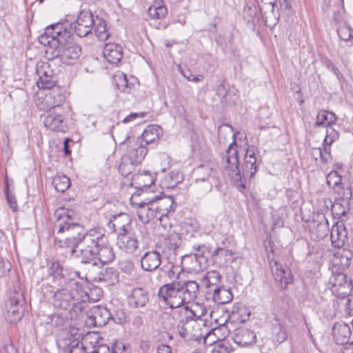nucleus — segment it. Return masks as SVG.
I'll return each mask as SVG.
<instances>
[{
	"label": "nucleus",
	"mask_w": 353,
	"mask_h": 353,
	"mask_svg": "<svg viewBox=\"0 0 353 353\" xmlns=\"http://www.w3.org/2000/svg\"><path fill=\"white\" fill-rule=\"evenodd\" d=\"M232 348L228 341H219L214 344L211 353H230Z\"/></svg>",
	"instance_id": "51"
},
{
	"label": "nucleus",
	"mask_w": 353,
	"mask_h": 353,
	"mask_svg": "<svg viewBox=\"0 0 353 353\" xmlns=\"http://www.w3.org/2000/svg\"><path fill=\"white\" fill-rule=\"evenodd\" d=\"M139 164H135L132 161L125 160L122 157L121 162L119 165V170L122 175L127 176L132 172L134 168Z\"/></svg>",
	"instance_id": "48"
},
{
	"label": "nucleus",
	"mask_w": 353,
	"mask_h": 353,
	"mask_svg": "<svg viewBox=\"0 0 353 353\" xmlns=\"http://www.w3.org/2000/svg\"><path fill=\"white\" fill-rule=\"evenodd\" d=\"M233 141L228 145L223 156L224 170L230 179L237 187L244 189L246 178H251L257 170V159L255 148H247L244 154V161L241 169L239 168V153L241 150L235 141L236 134H232Z\"/></svg>",
	"instance_id": "3"
},
{
	"label": "nucleus",
	"mask_w": 353,
	"mask_h": 353,
	"mask_svg": "<svg viewBox=\"0 0 353 353\" xmlns=\"http://www.w3.org/2000/svg\"><path fill=\"white\" fill-rule=\"evenodd\" d=\"M103 55L110 63L117 64L123 57V50L117 43H108L103 48Z\"/></svg>",
	"instance_id": "29"
},
{
	"label": "nucleus",
	"mask_w": 353,
	"mask_h": 353,
	"mask_svg": "<svg viewBox=\"0 0 353 353\" xmlns=\"http://www.w3.org/2000/svg\"><path fill=\"white\" fill-rule=\"evenodd\" d=\"M154 199H147L144 201L137 203L138 205L137 214L139 221L145 224L151 220L159 218V214L155 210L153 204Z\"/></svg>",
	"instance_id": "19"
},
{
	"label": "nucleus",
	"mask_w": 353,
	"mask_h": 353,
	"mask_svg": "<svg viewBox=\"0 0 353 353\" xmlns=\"http://www.w3.org/2000/svg\"><path fill=\"white\" fill-rule=\"evenodd\" d=\"M23 296L20 292H11L6 302L5 318L9 323L19 321L23 314Z\"/></svg>",
	"instance_id": "10"
},
{
	"label": "nucleus",
	"mask_w": 353,
	"mask_h": 353,
	"mask_svg": "<svg viewBox=\"0 0 353 353\" xmlns=\"http://www.w3.org/2000/svg\"><path fill=\"white\" fill-rule=\"evenodd\" d=\"M271 327V339L274 344L280 345L286 341L288 333L284 325L279 321L276 315L273 314Z\"/></svg>",
	"instance_id": "28"
},
{
	"label": "nucleus",
	"mask_w": 353,
	"mask_h": 353,
	"mask_svg": "<svg viewBox=\"0 0 353 353\" xmlns=\"http://www.w3.org/2000/svg\"><path fill=\"white\" fill-rule=\"evenodd\" d=\"M313 230L317 238L323 239L330 231L328 221L324 215L319 216V219L314 223Z\"/></svg>",
	"instance_id": "41"
},
{
	"label": "nucleus",
	"mask_w": 353,
	"mask_h": 353,
	"mask_svg": "<svg viewBox=\"0 0 353 353\" xmlns=\"http://www.w3.org/2000/svg\"><path fill=\"white\" fill-rule=\"evenodd\" d=\"M37 84L39 88H42L46 91L57 85V77L54 74L52 75L50 74V76L43 77V78L37 79Z\"/></svg>",
	"instance_id": "47"
},
{
	"label": "nucleus",
	"mask_w": 353,
	"mask_h": 353,
	"mask_svg": "<svg viewBox=\"0 0 353 353\" xmlns=\"http://www.w3.org/2000/svg\"><path fill=\"white\" fill-rule=\"evenodd\" d=\"M330 239L334 247L341 248L348 241L347 231L345 223L336 222L330 231Z\"/></svg>",
	"instance_id": "24"
},
{
	"label": "nucleus",
	"mask_w": 353,
	"mask_h": 353,
	"mask_svg": "<svg viewBox=\"0 0 353 353\" xmlns=\"http://www.w3.org/2000/svg\"><path fill=\"white\" fill-rule=\"evenodd\" d=\"M7 201L10 205V208L12 211L16 212L17 210V203L15 196L11 194H7Z\"/></svg>",
	"instance_id": "62"
},
{
	"label": "nucleus",
	"mask_w": 353,
	"mask_h": 353,
	"mask_svg": "<svg viewBox=\"0 0 353 353\" xmlns=\"http://www.w3.org/2000/svg\"><path fill=\"white\" fill-rule=\"evenodd\" d=\"M350 199L338 196L337 199L332 206V212L335 218L339 219L338 222L345 223L353 219V212L349 208Z\"/></svg>",
	"instance_id": "18"
},
{
	"label": "nucleus",
	"mask_w": 353,
	"mask_h": 353,
	"mask_svg": "<svg viewBox=\"0 0 353 353\" xmlns=\"http://www.w3.org/2000/svg\"><path fill=\"white\" fill-rule=\"evenodd\" d=\"M63 266L58 261L50 260L48 261V274L54 278H64L65 273Z\"/></svg>",
	"instance_id": "44"
},
{
	"label": "nucleus",
	"mask_w": 353,
	"mask_h": 353,
	"mask_svg": "<svg viewBox=\"0 0 353 353\" xmlns=\"http://www.w3.org/2000/svg\"><path fill=\"white\" fill-rule=\"evenodd\" d=\"M207 310L202 304H195L192 308H189L187 305L182 307L179 312L181 315H183L186 319H192L196 321L206 314Z\"/></svg>",
	"instance_id": "34"
},
{
	"label": "nucleus",
	"mask_w": 353,
	"mask_h": 353,
	"mask_svg": "<svg viewBox=\"0 0 353 353\" xmlns=\"http://www.w3.org/2000/svg\"><path fill=\"white\" fill-rule=\"evenodd\" d=\"M114 257V252L108 243L107 236L103 233L102 230L99 229L93 243L83 251L81 262L92 265V263L95 262V259H98L101 263H108L112 261Z\"/></svg>",
	"instance_id": "4"
},
{
	"label": "nucleus",
	"mask_w": 353,
	"mask_h": 353,
	"mask_svg": "<svg viewBox=\"0 0 353 353\" xmlns=\"http://www.w3.org/2000/svg\"><path fill=\"white\" fill-rule=\"evenodd\" d=\"M175 263L176 261H174L172 263L168 261L166 265H163L160 268V271L163 272L172 282L176 281L175 279H179L181 272V268Z\"/></svg>",
	"instance_id": "42"
},
{
	"label": "nucleus",
	"mask_w": 353,
	"mask_h": 353,
	"mask_svg": "<svg viewBox=\"0 0 353 353\" xmlns=\"http://www.w3.org/2000/svg\"><path fill=\"white\" fill-rule=\"evenodd\" d=\"M108 225L112 228L114 232L118 235L121 234H129L132 230L131 219L130 216L125 213H121L113 216L112 219L109 221Z\"/></svg>",
	"instance_id": "22"
},
{
	"label": "nucleus",
	"mask_w": 353,
	"mask_h": 353,
	"mask_svg": "<svg viewBox=\"0 0 353 353\" xmlns=\"http://www.w3.org/2000/svg\"><path fill=\"white\" fill-rule=\"evenodd\" d=\"M117 245L124 252L132 254L138 248L139 241L136 234L130 230L129 234L117 236Z\"/></svg>",
	"instance_id": "25"
},
{
	"label": "nucleus",
	"mask_w": 353,
	"mask_h": 353,
	"mask_svg": "<svg viewBox=\"0 0 353 353\" xmlns=\"http://www.w3.org/2000/svg\"><path fill=\"white\" fill-rule=\"evenodd\" d=\"M351 330L346 323H336L332 329V334L337 344L347 343L351 336Z\"/></svg>",
	"instance_id": "30"
},
{
	"label": "nucleus",
	"mask_w": 353,
	"mask_h": 353,
	"mask_svg": "<svg viewBox=\"0 0 353 353\" xmlns=\"http://www.w3.org/2000/svg\"><path fill=\"white\" fill-rule=\"evenodd\" d=\"M181 243L178 234H171L157 246V249L167 261L172 263L176 260L177 250Z\"/></svg>",
	"instance_id": "14"
},
{
	"label": "nucleus",
	"mask_w": 353,
	"mask_h": 353,
	"mask_svg": "<svg viewBox=\"0 0 353 353\" xmlns=\"http://www.w3.org/2000/svg\"><path fill=\"white\" fill-rule=\"evenodd\" d=\"M52 183L57 192H63L70 186V179L65 175L57 176L54 178Z\"/></svg>",
	"instance_id": "46"
},
{
	"label": "nucleus",
	"mask_w": 353,
	"mask_h": 353,
	"mask_svg": "<svg viewBox=\"0 0 353 353\" xmlns=\"http://www.w3.org/2000/svg\"><path fill=\"white\" fill-rule=\"evenodd\" d=\"M178 281H172L161 286L158 291V296L169 307L180 308L187 304Z\"/></svg>",
	"instance_id": "6"
},
{
	"label": "nucleus",
	"mask_w": 353,
	"mask_h": 353,
	"mask_svg": "<svg viewBox=\"0 0 353 353\" xmlns=\"http://www.w3.org/2000/svg\"><path fill=\"white\" fill-rule=\"evenodd\" d=\"M339 136V133L336 130L331 126H328L326 129V135L323 142L327 145H331L334 141L338 139Z\"/></svg>",
	"instance_id": "50"
},
{
	"label": "nucleus",
	"mask_w": 353,
	"mask_h": 353,
	"mask_svg": "<svg viewBox=\"0 0 353 353\" xmlns=\"http://www.w3.org/2000/svg\"><path fill=\"white\" fill-rule=\"evenodd\" d=\"M68 322V318L62 314H53L48 316L46 323L50 324L52 327L61 328L64 327Z\"/></svg>",
	"instance_id": "45"
},
{
	"label": "nucleus",
	"mask_w": 353,
	"mask_h": 353,
	"mask_svg": "<svg viewBox=\"0 0 353 353\" xmlns=\"http://www.w3.org/2000/svg\"><path fill=\"white\" fill-rule=\"evenodd\" d=\"M70 34L63 24H52L39 37V42L47 48L46 53L50 54V58L59 57L62 63L71 65L79 58L81 48L75 43H64Z\"/></svg>",
	"instance_id": "1"
},
{
	"label": "nucleus",
	"mask_w": 353,
	"mask_h": 353,
	"mask_svg": "<svg viewBox=\"0 0 353 353\" xmlns=\"http://www.w3.org/2000/svg\"><path fill=\"white\" fill-rule=\"evenodd\" d=\"M312 155L316 158V159H317V157H319L321 161L324 163L329 161V157L324 155L322 148H314L312 150Z\"/></svg>",
	"instance_id": "59"
},
{
	"label": "nucleus",
	"mask_w": 353,
	"mask_h": 353,
	"mask_svg": "<svg viewBox=\"0 0 353 353\" xmlns=\"http://www.w3.org/2000/svg\"><path fill=\"white\" fill-rule=\"evenodd\" d=\"M72 211L65 208L57 209L54 212L56 220L54 223L53 232L57 234H64L68 245L73 248L72 252H76L75 249L80 245L79 251L82 258L83 251L93 243L100 228H93L85 231L81 225L72 221Z\"/></svg>",
	"instance_id": "2"
},
{
	"label": "nucleus",
	"mask_w": 353,
	"mask_h": 353,
	"mask_svg": "<svg viewBox=\"0 0 353 353\" xmlns=\"http://www.w3.org/2000/svg\"><path fill=\"white\" fill-rule=\"evenodd\" d=\"M326 182L330 188H332L334 192L338 196H341L345 188L342 183V177L336 171H331L326 178Z\"/></svg>",
	"instance_id": "36"
},
{
	"label": "nucleus",
	"mask_w": 353,
	"mask_h": 353,
	"mask_svg": "<svg viewBox=\"0 0 353 353\" xmlns=\"http://www.w3.org/2000/svg\"><path fill=\"white\" fill-rule=\"evenodd\" d=\"M168 13L167 8L161 2L156 1L148 10V14L151 19H159L164 18Z\"/></svg>",
	"instance_id": "43"
},
{
	"label": "nucleus",
	"mask_w": 353,
	"mask_h": 353,
	"mask_svg": "<svg viewBox=\"0 0 353 353\" xmlns=\"http://www.w3.org/2000/svg\"><path fill=\"white\" fill-rule=\"evenodd\" d=\"M145 116V112H132L125 117L122 122L124 123H127L131 121L136 120L138 118H143Z\"/></svg>",
	"instance_id": "58"
},
{
	"label": "nucleus",
	"mask_w": 353,
	"mask_h": 353,
	"mask_svg": "<svg viewBox=\"0 0 353 353\" xmlns=\"http://www.w3.org/2000/svg\"><path fill=\"white\" fill-rule=\"evenodd\" d=\"M110 319H114L110 311L105 307L97 305L90 310L85 323L89 327H101L105 325Z\"/></svg>",
	"instance_id": "15"
},
{
	"label": "nucleus",
	"mask_w": 353,
	"mask_h": 353,
	"mask_svg": "<svg viewBox=\"0 0 353 353\" xmlns=\"http://www.w3.org/2000/svg\"><path fill=\"white\" fill-rule=\"evenodd\" d=\"M178 286L185 296L184 297L187 304L197 297L199 292V285L195 281H178Z\"/></svg>",
	"instance_id": "31"
},
{
	"label": "nucleus",
	"mask_w": 353,
	"mask_h": 353,
	"mask_svg": "<svg viewBox=\"0 0 353 353\" xmlns=\"http://www.w3.org/2000/svg\"><path fill=\"white\" fill-rule=\"evenodd\" d=\"M193 250L195 251V253L185 255L184 259H194L198 263L197 266L199 269L203 268L207 262V258L205 254L209 252L208 248L203 244L195 245L193 246Z\"/></svg>",
	"instance_id": "33"
},
{
	"label": "nucleus",
	"mask_w": 353,
	"mask_h": 353,
	"mask_svg": "<svg viewBox=\"0 0 353 353\" xmlns=\"http://www.w3.org/2000/svg\"><path fill=\"white\" fill-rule=\"evenodd\" d=\"M161 129L156 125H149L141 134V137H137L145 146L155 142L159 139Z\"/></svg>",
	"instance_id": "38"
},
{
	"label": "nucleus",
	"mask_w": 353,
	"mask_h": 353,
	"mask_svg": "<svg viewBox=\"0 0 353 353\" xmlns=\"http://www.w3.org/2000/svg\"><path fill=\"white\" fill-rule=\"evenodd\" d=\"M117 85L118 88L123 92H127V89L129 88L127 76L126 74H122L121 76H118L116 79Z\"/></svg>",
	"instance_id": "55"
},
{
	"label": "nucleus",
	"mask_w": 353,
	"mask_h": 353,
	"mask_svg": "<svg viewBox=\"0 0 353 353\" xmlns=\"http://www.w3.org/2000/svg\"><path fill=\"white\" fill-rule=\"evenodd\" d=\"M199 325L192 319H181L177 325L179 336L185 341H196L199 337Z\"/></svg>",
	"instance_id": "16"
},
{
	"label": "nucleus",
	"mask_w": 353,
	"mask_h": 353,
	"mask_svg": "<svg viewBox=\"0 0 353 353\" xmlns=\"http://www.w3.org/2000/svg\"><path fill=\"white\" fill-rule=\"evenodd\" d=\"M37 73L39 76V79H41L43 78V77L53 74V71L50 69V65L48 63H43L40 65L37 66Z\"/></svg>",
	"instance_id": "52"
},
{
	"label": "nucleus",
	"mask_w": 353,
	"mask_h": 353,
	"mask_svg": "<svg viewBox=\"0 0 353 353\" xmlns=\"http://www.w3.org/2000/svg\"><path fill=\"white\" fill-rule=\"evenodd\" d=\"M79 337L80 334L77 337L74 334L71 336L72 339H64L62 341H59V343H63L68 353H86L83 345L79 341Z\"/></svg>",
	"instance_id": "37"
},
{
	"label": "nucleus",
	"mask_w": 353,
	"mask_h": 353,
	"mask_svg": "<svg viewBox=\"0 0 353 353\" xmlns=\"http://www.w3.org/2000/svg\"><path fill=\"white\" fill-rule=\"evenodd\" d=\"M221 281V275L217 271H209L203 277V284L208 288V293L211 294L212 289L216 287H220L219 284Z\"/></svg>",
	"instance_id": "39"
},
{
	"label": "nucleus",
	"mask_w": 353,
	"mask_h": 353,
	"mask_svg": "<svg viewBox=\"0 0 353 353\" xmlns=\"http://www.w3.org/2000/svg\"><path fill=\"white\" fill-rule=\"evenodd\" d=\"M232 339L239 346L248 347L256 343V335L251 330L240 327L234 330Z\"/></svg>",
	"instance_id": "23"
},
{
	"label": "nucleus",
	"mask_w": 353,
	"mask_h": 353,
	"mask_svg": "<svg viewBox=\"0 0 353 353\" xmlns=\"http://www.w3.org/2000/svg\"><path fill=\"white\" fill-rule=\"evenodd\" d=\"M43 124L46 128L54 132H65L68 128L64 117L61 114L54 112L50 113L45 117Z\"/></svg>",
	"instance_id": "26"
},
{
	"label": "nucleus",
	"mask_w": 353,
	"mask_h": 353,
	"mask_svg": "<svg viewBox=\"0 0 353 353\" xmlns=\"http://www.w3.org/2000/svg\"><path fill=\"white\" fill-rule=\"evenodd\" d=\"M129 306L134 309L144 307L149 302L150 296L148 291L143 288H134L127 297Z\"/></svg>",
	"instance_id": "21"
},
{
	"label": "nucleus",
	"mask_w": 353,
	"mask_h": 353,
	"mask_svg": "<svg viewBox=\"0 0 353 353\" xmlns=\"http://www.w3.org/2000/svg\"><path fill=\"white\" fill-rule=\"evenodd\" d=\"M279 19L273 16V13H270V16H265V23L267 26L270 28H274L278 22Z\"/></svg>",
	"instance_id": "60"
},
{
	"label": "nucleus",
	"mask_w": 353,
	"mask_h": 353,
	"mask_svg": "<svg viewBox=\"0 0 353 353\" xmlns=\"http://www.w3.org/2000/svg\"><path fill=\"white\" fill-rule=\"evenodd\" d=\"M119 150L123 153L125 160L132 161L135 164H140L148 153V149L140 140L132 135H126L119 145Z\"/></svg>",
	"instance_id": "5"
},
{
	"label": "nucleus",
	"mask_w": 353,
	"mask_h": 353,
	"mask_svg": "<svg viewBox=\"0 0 353 353\" xmlns=\"http://www.w3.org/2000/svg\"><path fill=\"white\" fill-rule=\"evenodd\" d=\"M323 63L327 69L333 72V73L336 76L339 80H340L341 78L343 77V75L341 74L338 68L335 67L334 64L332 62L331 60L328 59H325L323 60Z\"/></svg>",
	"instance_id": "57"
},
{
	"label": "nucleus",
	"mask_w": 353,
	"mask_h": 353,
	"mask_svg": "<svg viewBox=\"0 0 353 353\" xmlns=\"http://www.w3.org/2000/svg\"><path fill=\"white\" fill-rule=\"evenodd\" d=\"M331 269L332 275L328 280V285L332 294L339 298H344L350 295L353 289L351 279H348L342 272Z\"/></svg>",
	"instance_id": "8"
},
{
	"label": "nucleus",
	"mask_w": 353,
	"mask_h": 353,
	"mask_svg": "<svg viewBox=\"0 0 353 353\" xmlns=\"http://www.w3.org/2000/svg\"><path fill=\"white\" fill-rule=\"evenodd\" d=\"M119 265L121 271L128 275H132L136 270L134 263L129 259L121 261Z\"/></svg>",
	"instance_id": "49"
},
{
	"label": "nucleus",
	"mask_w": 353,
	"mask_h": 353,
	"mask_svg": "<svg viewBox=\"0 0 353 353\" xmlns=\"http://www.w3.org/2000/svg\"><path fill=\"white\" fill-rule=\"evenodd\" d=\"M96 37L100 41H105L110 37V33L107 29L106 22L102 19L96 16L93 28Z\"/></svg>",
	"instance_id": "40"
},
{
	"label": "nucleus",
	"mask_w": 353,
	"mask_h": 353,
	"mask_svg": "<svg viewBox=\"0 0 353 353\" xmlns=\"http://www.w3.org/2000/svg\"><path fill=\"white\" fill-rule=\"evenodd\" d=\"M351 254L347 252H338L333 255L332 266L329 270L334 269L335 271L343 272L350 265Z\"/></svg>",
	"instance_id": "32"
},
{
	"label": "nucleus",
	"mask_w": 353,
	"mask_h": 353,
	"mask_svg": "<svg viewBox=\"0 0 353 353\" xmlns=\"http://www.w3.org/2000/svg\"><path fill=\"white\" fill-rule=\"evenodd\" d=\"M11 264L6 259L0 257V277L6 276L11 269Z\"/></svg>",
	"instance_id": "54"
},
{
	"label": "nucleus",
	"mask_w": 353,
	"mask_h": 353,
	"mask_svg": "<svg viewBox=\"0 0 353 353\" xmlns=\"http://www.w3.org/2000/svg\"><path fill=\"white\" fill-rule=\"evenodd\" d=\"M65 100V89L56 85L46 91L45 97L38 104L41 110H48L60 106Z\"/></svg>",
	"instance_id": "12"
},
{
	"label": "nucleus",
	"mask_w": 353,
	"mask_h": 353,
	"mask_svg": "<svg viewBox=\"0 0 353 353\" xmlns=\"http://www.w3.org/2000/svg\"><path fill=\"white\" fill-rule=\"evenodd\" d=\"M270 265L274 280L281 288H285L292 283V272L288 266L279 264L277 261L270 262Z\"/></svg>",
	"instance_id": "17"
},
{
	"label": "nucleus",
	"mask_w": 353,
	"mask_h": 353,
	"mask_svg": "<svg viewBox=\"0 0 353 353\" xmlns=\"http://www.w3.org/2000/svg\"><path fill=\"white\" fill-rule=\"evenodd\" d=\"M52 304L54 307L70 311L75 313L83 309L82 303H78L72 292L67 288L58 289L54 292Z\"/></svg>",
	"instance_id": "9"
},
{
	"label": "nucleus",
	"mask_w": 353,
	"mask_h": 353,
	"mask_svg": "<svg viewBox=\"0 0 353 353\" xmlns=\"http://www.w3.org/2000/svg\"><path fill=\"white\" fill-rule=\"evenodd\" d=\"M86 274V279L97 283H104L107 285H113L119 281L118 271L110 267L99 268L96 262L92 263Z\"/></svg>",
	"instance_id": "7"
},
{
	"label": "nucleus",
	"mask_w": 353,
	"mask_h": 353,
	"mask_svg": "<svg viewBox=\"0 0 353 353\" xmlns=\"http://www.w3.org/2000/svg\"><path fill=\"white\" fill-rule=\"evenodd\" d=\"M196 173L199 176L196 179L197 184L203 188V192H210L212 187H218L219 184L218 172L214 169L212 164L208 163L201 165L196 168Z\"/></svg>",
	"instance_id": "11"
},
{
	"label": "nucleus",
	"mask_w": 353,
	"mask_h": 353,
	"mask_svg": "<svg viewBox=\"0 0 353 353\" xmlns=\"http://www.w3.org/2000/svg\"><path fill=\"white\" fill-rule=\"evenodd\" d=\"M352 32L350 27L343 26L338 29V35L341 39L348 41L352 37Z\"/></svg>",
	"instance_id": "53"
},
{
	"label": "nucleus",
	"mask_w": 353,
	"mask_h": 353,
	"mask_svg": "<svg viewBox=\"0 0 353 353\" xmlns=\"http://www.w3.org/2000/svg\"><path fill=\"white\" fill-rule=\"evenodd\" d=\"M353 196V182L350 186L345 188L343 193H342L341 197H345L346 199H350Z\"/></svg>",
	"instance_id": "64"
},
{
	"label": "nucleus",
	"mask_w": 353,
	"mask_h": 353,
	"mask_svg": "<svg viewBox=\"0 0 353 353\" xmlns=\"http://www.w3.org/2000/svg\"><path fill=\"white\" fill-rule=\"evenodd\" d=\"M213 300L218 304H226L233 299L231 290L222 286L212 289Z\"/></svg>",
	"instance_id": "35"
},
{
	"label": "nucleus",
	"mask_w": 353,
	"mask_h": 353,
	"mask_svg": "<svg viewBox=\"0 0 353 353\" xmlns=\"http://www.w3.org/2000/svg\"><path fill=\"white\" fill-rule=\"evenodd\" d=\"M165 259L157 248L146 252L141 258V267L146 272H152L157 270Z\"/></svg>",
	"instance_id": "20"
},
{
	"label": "nucleus",
	"mask_w": 353,
	"mask_h": 353,
	"mask_svg": "<svg viewBox=\"0 0 353 353\" xmlns=\"http://www.w3.org/2000/svg\"><path fill=\"white\" fill-rule=\"evenodd\" d=\"M0 353H18V351L13 344H8L0 349Z\"/></svg>",
	"instance_id": "63"
},
{
	"label": "nucleus",
	"mask_w": 353,
	"mask_h": 353,
	"mask_svg": "<svg viewBox=\"0 0 353 353\" xmlns=\"http://www.w3.org/2000/svg\"><path fill=\"white\" fill-rule=\"evenodd\" d=\"M94 18L89 10H83L78 15L76 21L70 25V31H74L79 37H84L90 34L93 28Z\"/></svg>",
	"instance_id": "13"
},
{
	"label": "nucleus",
	"mask_w": 353,
	"mask_h": 353,
	"mask_svg": "<svg viewBox=\"0 0 353 353\" xmlns=\"http://www.w3.org/2000/svg\"><path fill=\"white\" fill-rule=\"evenodd\" d=\"M327 111H325V110H321L317 116H316V125L317 126H327L328 127V124H327Z\"/></svg>",
	"instance_id": "56"
},
{
	"label": "nucleus",
	"mask_w": 353,
	"mask_h": 353,
	"mask_svg": "<svg viewBox=\"0 0 353 353\" xmlns=\"http://www.w3.org/2000/svg\"><path fill=\"white\" fill-rule=\"evenodd\" d=\"M151 199H154L153 204L159 214V219L160 220H161L162 217L166 216L168 213L173 212L175 210L174 199L172 196H165L162 198L154 196Z\"/></svg>",
	"instance_id": "27"
},
{
	"label": "nucleus",
	"mask_w": 353,
	"mask_h": 353,
	"mask_svg": "<svg viewBox=\"0 0 353 353\" xmlns=\"http://www.w3.org/2000/svg\"><path fill=\"white\" fill-rule=\"evenodd\" d=\"M188 72L190 73V76H188L186 72H182V75L190 81L196 83L201 81L203 79V77L202 75L194 76L190 70H188Z\"/></svg>",
	"instance_id": "61"
}]
</instances>
